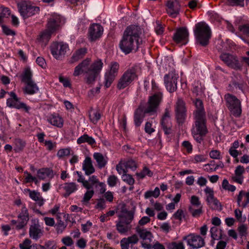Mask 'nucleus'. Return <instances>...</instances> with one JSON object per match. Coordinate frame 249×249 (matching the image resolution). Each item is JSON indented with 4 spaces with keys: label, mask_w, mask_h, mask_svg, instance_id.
Segmentation results:
<instances>
[{
    "label": "nucleus",
    "mask_w": 249,
    "mask_h": 249,
    "mask_svg": "<svg viewBox=\"0 0 249 249\" xmlns=\"http://www.w3.org/2000/svg\"><path fill=\"white\" fill-rule=\"evenodd\" d=\"M95 207L97 209H104L106 207L105 200L103 198L98 199Z\"/></svg>",
    "instance_id": "nucleus-63"
},
{
    "label": "nucleus",
    "mask_w": 249,
    "mask_h": 249,
    "mask_svg": "<svg viewBox=\"0 0 249 249\" xmlns=\"http://www.w3.org/2000/svg\"><path fill=\"white\" fill-rule=\"evenodd\" d=\"M160 123L164 133L166 135L171 134L172 131L171 122H167L166 120H164L163 121H161Z\"/></svg>",
    "instance_id": "nucleus-40"
},
{
    "label": "nucleus",
    "mask_w": 249,
    "mask_h": 249,
    "mask_svg": "<svg viewBox=\"0 0 249 249\" xmlns=\"http://www.w3.org/2000/svg\"><path fill=\"white\" fill-rule=\"evenodd\" d=\"M229 5L231 6H244V0H227Z\"/></svg>",
    "instance_id": "nucleus-58"
},
{
    "label": "nucleus",
    "mask_w": 249,
    "mask_h": 249,
    "mask_svg": "<svg viewBox=\"0 0 249 249\" xmlns=\"http://www.w3.org/2000/svg\"><path fill=\"white\" fill-rule=\"evenodd\" d=\"M18 217L21 220L28 222L29 219V213L27 209L25 206H23L21 210V212L18 214Z\"/></svg>",
    "instance_id": "nucleus-37"
},
{
    "label": "nucleus",
    "mask_w": 249,
    "mask_h": 249,
    "mask_svg": "<svg viewBox=\"0 0 249 249\" xmlns=\"http://www.w3.org/2000/svg\"><path fill=\"white\" fill-rule=\"evenodd\" d=\"M87 53V50L85 48H81L76 51L72 54L70 62L75 63L82 59Z\"/></svg>",
    "instance_id": "nucleus-29"
},
{
    "label": "nucleus",
    "mask_w": 249,
    "mask_h": 249,
    "mask_svg": "<svg viewBox=\"0 0 249 249\" xmlns=\"http://www.w3.org/2000/svg\"><path fill=\"white\" fill-rule=\"evenodd\" d=\"M188 36L189 33L187 28L180 27L177 29L173 38L177 43L185 45L188 41Z\"/></svg>",
    "instance_id": "nucleus-17"
},
{
    "label": "nucleus",
    "mask_w": 249,
    "mask_h": 249,
    "mask_svg": "<svg viewBox=\"0 0 249 249\" xmlns=\"http://www.w3.org/2000/svg\"><path fill=\"white\" fill-rule=\"evenodd\" d=\"M119 65L116 62H111L110 65V69L108 72L117 76L118 73Z\"/></svg>",
    "instance_id": "nucleus-45"
},
{
    "label": "nucleus",
    "mask_w": 249,
    "mask_h": 249,
    "mask_svg": "<svg viewBox=\"0 0 249 249\" xmlns=\"http://www.w3.org/2000/svg\"><path fill=\"white\" fill-rule=\"evenodd\" d=\"M48 121L52 125L58 127H62L63 125V120L59 115L52 114L47 119Z\"/></svg>",
    "instance_id": "nucleus-25"
},
{
    "label": "nucleus",
    "mask_w": 249,
    "mask_h": 249,
    "mask_svg": "<svg viewBox=\"0 0 249 249\" xmlns=\"http://www.w3.org/2000/svg\"><path fill=\"white\" fill-rule=\"evenodd\" d=\"M37 176L40 179L42 180L47 177L52 178L53 177V170L49 168L39 169L37 172Z\"/></svg>",
    "instance_id": "nucleus-27"
},
{
    "label": "nucleus",
    "mask_w": 249,
    "mask_h": 249,
    "mask_svg": "<svg viewBox=\"0 0 249 249\" xmlns=\"http://www.w3.org/2000/svg\"><path fill=\"white\" fill-rule=\"evenodd\" d=\"M168 249H184V246L182 242L177 243L173 242L168 245Z\"/></svg>",
    "instance_id": "nucleus-50"
},
{
    "label": "nucleus",
    "mask_w": 249,
    "mask_h": 249,
    "mask_svg": "<svg viewBox=\"0 0 249 249\" xmlns=\"http://www.w3.org/2000/svg\"><path fill=\"white\" fill-rule=\"evenodd\" d=\"M124 167L126 169H130L134 171L137 168L136 162L133 160H129L127 161H124Z\"/></svg>",
    "instance_id": "nucleus-47"
},
{
    "label": "nucleus",
    "mask_w": 249,
    "mask_h": 249,
    "mask_svg": "<svg viewBox=\"0 0 249 249\" xmlns=\"http://www.w3.org/2000/svg\"><path fill=\"white\" fill-rule=\"evenodd\" d=\"M31 243L30 240L26 239L22 243L19 244V247L21 249H31Z\"/></svg>",
    "instance_id": "nucleus-61"
},
{
    "label": "nucleus",
    "mask_w": 249,
    "mask_h": 249,
    "mask_svg": "<svg viewBox=\"0 0 249 249\" xmlns=\"http://www.w3.org/2000/svg\"><path fill=\"white\" fill-rule=\"evenodd\" d=\"M116 169L120 175L122 174H124L127 172V169H126L124 167V161H120V162L116 165Z\"/></svg>",
    "instance_id": "nucleus-51"
},
{
    "label": "nucleus",
    "mask_w": 249,
    "mask_h": 249,
    "mask_svg": "<svg viewBox=\"0 0 249 249\" xmlns=\"http://www.w3.org/2000/svg\"><path fill=\"white\" fill-rule=\"evenodd\" d=\"M138 69V66H134L125 71L119 79L117 88L119 89H124L137 79Z\"/></svg>",
    "instance_id": "nucleus-6"
},
{
    "label": "nucleus",
    "mask_w": 249,
    "mask_h": 249,
    "mask_svg": "<svg viewBox=\"0 0 249 249\" xmlns=\"http://www.w3.org/2000/svg\"><path fill=\"white\" fill-rule=\"evenodd\" d=\"M25 85V87L23 89L24 94L33 95L37 93L39 90L38 87L34 81H30Z\"/></svg>",
    "instance_id": "nucleus-23"
},
{
    "label": "nucleus",
    "mask_w": 249,
    "mask_h": 249,
    "mask_svg": "<svg viewBox=\"0 0 249 249\" xmlns=\"http://www.w3.org/2000/svg\"><path fill=\"white\" fill-rule=\"evenodd\" d=\"M99 181L97 177L93 175L90 177L88 180L84 181L83 186L88 190L93 189V187L97 188Z\"/></svg>",
    "instance_id": "nucleus-26"
},
{
    "label": "nucleus",
    "mask_w": 249,
    "mask_h": 249,
    "mask_svg": "<svg viewBox=\"0 0 249 249\" xmlns=\"http://www.w3.org/2000/svg\"><path fill=\"white\" fill-rule=\"evenodd\" d=\"M62 243L66 246H71L73 244L72 238L70 236H66L61 239Z\"/></svg>",
    "instance_id": "nucleus-60"
},
{
    "label": "nucleus",
    "mask_w": 249,
    "mask_h": 249,
    "mask_svg": "<svg viewBox=\"0 0 249 249\" xmlns=\"http://www.w3.org/2000/svg\"><path fill=\"white\" fill-rule=\"evenodd\" d=\"M32 72L30 68H26L21 75V81L25 84L30 81H34L32 80Z\"/></svg>",
    "instance_id": "nucleus-32"
},
{
    "label": "nucleus",
    "mask_w": 249,
    "mask_h": 249,
    "mask_svg": "<svg viewBox=\"0 0 249 249\" xmlns=\"http://www.w3.org/2000/svg\"><path fill=\"white\" fill-rule=\"evenodd\" d=\"M15 150L19 151L23 150L25 146V142L20 139H16L14 141Z\"/></svg>",
    "instance_id": "nucleus-43"
},
{
    "label": "nucleus",
    "mask_w": 249,
    "mask_h": 249,
    "mask_svg": "<svg viewBox=\"0 0 249 249\" xmlns=\"http://www.w3.org/2000/svg\"><path fill=\"white\" fill-rule=\"evenodd\" d=\"M119 179L115 175H110L107 178V183L110 187H114L116 185Z\"/></svg>",
    "instance_id": "nucleus-53"
},
{
    "label": "nucleus",
    "mask_w": 249,
    "mask_h": 249,
    "mask_svg": "<svg viewBox=\"0 0 249 249\" xmlns=\"http://www.w3.org/2000/svg\"><path fill=\"white\" fill-rule=\"evenodd\" d=\"M162 93L158 92L149 97L147 106L145 108L139 107L135 111L134 121L136 126H139L142 123L145 114H153L156 112L157 108L161 100Z\"/></svg>",
    "instance_id": "nucleus-3"
},
{
    "label": "nucleus",
    "mask_w": 249,
    "mask_h": 249,
    "mask_svg": "<svg viewBox=\"0 0 249 249\" xmlns=\"http://www.w3.org/2000/svg\"><path fill=\"white\" fill-rule=\"evenodd\" d=\"M44 144L46 146V148L49 151H51L56 147V143L55 142H53L52 141H45Z\"/></svg>",
    "instance_id": "nucleus-59"
},
{
    "label": "nucleus",
    "mask_w": 249,
    "mask_h": 249,
    "mask_svg": "<svg viewBox=\"0 0 249 249\" xmlns=\"http://www.w3.org/2000/svg\"><path fill=\"white\" fill-rule=\"evenodd\" d=\"M206 160V157L203 155L198 154L194 156V159L192 160V162L194 163H197L199 162H204Z\"/></svg>",
    "instance_id": "nucleus-56"
},
{
    "label": "nucleus",
    "mask_w": 249,
    "mask_h": 249,
    "mask_svg": "<svg viewBox=\"0 0 249 249\" xmlns=\"http://www.w3.org/2000/svg\"><path fill=\"white\" fill-rule=\"evenodd\" d=\"M210 232L211 237L213 240H218L222 238L221 231L218 230L216 227L214 226L211 228Z\"/></svg>",
    "instance_id": "nucleus-34"
},
{
    "label": "nucleus",
    "mask_w": 249,
    "mask_h": 249,
    "mask_svg": "<svg viewBox=\"0 0 249 249\" xmlns=\"http://www.w3.org/2000/svg\"><path fill=\"white\" fill-rule=\"evenodd\" d=\"M53 33V32H51V31L47 29L39 35L38 39L43 42L47 43Z\"/></svg>",
    "instance_id": "nucleus-33"
},
{
    "label": "nucleus",
    "mask_w": 249,
    "mask_h": 249,
    "mask_svg": "<svg viewBox=\"0 0 249 249\" xmlns=\"http://www.w3.org/2000/svg\"><path fill=\"white\" fill-rule=\"evenodd\" d=\"M103 32V28L97 23L92 24L89 29V38L91 41H94L100 38Z\"/></svg>",
    "instance_id": "nucleus-19"
},
{
    "label": "nucleus",
    "mask_w": 249,
    "mask_h": 249,
    "mask_svg": "<svg viewBox=\"0 0 249 249\" xmlns=\"http://www.w3.org/2000/svg\"><path fill=\"white\" fill-rule=\"evenodd\" d=\"M130 243L126 239V238H124L120 241V245L121 249H129Z\"/></svg>",
    "instance_id": "nucleus-64"
},
{
    "label": "nucleus",
    "mask_w": 249,
    "mask_h": 249,
    "mask_svg": "<svg viewBox=\"0 0 249 249\" xmlns=\"http://www.w3.org/2000/svg\"><path fill=\"white\" fill-rule=\"evenodd\" d=\"M29 192L30 197L34 200L36 202L39 206H41L44 204V200L41 196L40 193L35 191H31L30 189H27Z\"/></svg>",
    "instance_id": "nucleus-31"
},
{
    "label": "nucleus",
    "mask_w": 249,
    "mask_h": 249,
    "mask_svg": "<svg viewBox=\"0 0 249 249\" xmlns=\"http://www.w3.org/2000/svg\"><path fill=\"white\" fill-rule=\"evenodd\" d=\"M222 188L225 190L231 192H234L236 190V187L233 185L230 184L227 179H224L222 183Z\"/></svg>",
    "instance_id": "nucleus-46"
},
{
    "label": "nucleus",
    "mask_w": 249,
    "mask_h": 249,
    "mask_svg": "<svg viewBox=\"0 0 249 249\" xmlns=\"http://www.w3.org/2000/svg\"><path fill=\"white\" fill-rule=\"evenodd\" d=\"M94 194V191L93 189L88 190L84 194L82 202H87L92 197Z\"/></svg>",
    "instance_id": "nucleus-55"
},
{
    "label": "nucleus",
    "mask_w": 249,
    "mask_h": 249,
    "mask_svg": "<svg viewBox=\"0 0 249 249\" xmlns=\"http://www.w3.org/2000/svg\"><path fill=\"white\" fill-rule=\"evenodd\" d=\"M238 231L239 235L242 237L246 236L247 234V227L244 224H242L238 227Z\"/></svg>",
    "instance_id": "nucleus-57"
},
{
    "label": "nucleus",
    "mask_w": 249,
    "mask_h": 249,
    "mask_svg": "<svg viewBox=\"0 0 249 249\" xmlns=\"http://www.w3.org/2000/svg\"><path fill=\"white\" fill-rule=\"evenodd\" d=\"M195 106L196 107V109L195 113V116L196 117L197 113H199L200 112L203 113L204 116H205V113L204 110L203 103L202 101L198 99H196L195 101Z\"/></svg>",
    "instance_id": "nucleus-41"
},
{
    "label": "nucleus",
    "mask_w": 249,
    "mask_h": 249,
    "mask_svg": "<svg viewBox=\"0 0 249 249\" xmlns=\"http://www.w3.org/2000/svg\"><path fill=\"white\" fill-rule=\"evenodd\" d=\"M70 154L71 149L70 148H62L58 151L57 153V156L60 159L65 156H69Z\"/></svg>",
    "instance_id": "nucleus-48"
},
{
    "label": "nucleus",
    "mask_w": 249,
    "mask_h": 249,
    "mask_svg": "<svg viewBox=\"0 0 249 249\" xmlns=\"http://www.w3.org/2000/svg\"><path fill=\"white\" fill-rule=\"evenodd\" d=\"M117 231L122 234H126L131 229V225L123 220H120L116 224Z\"/></svg>",
    "instance_id": "nucleus-24"
},
{
    "label": "nucleus",
    "mask_w": 249,
    "mask_h": 249,
    "mask_svg": "<svg viewBox=\"0 0 249 249\" xmlns=\"http://www.w3.org/2000/svg\"><path fill=\"white\" fill-rule=\"evenodd\" d=\"M194 34L196 41L203 46L207 45L211 36V29L204 22L197 23L195 25Z\"/></svg>",
    "instance_id": "nucleus-5"
},
{
    "label": "nucleus",
    "mask_w": 249,
    "mask_h": 249,
    "mask_svg": "<svg viewBox=\"0 0 249 249\" xmlns=\"http://www.w3.org/2000/svg\"><path fill=\"white\" fill-rule=\"evenodd\" d=\"M63 189L65 191L64 196L67 197L77 190V185L74 182L66 183L64 184Z\"/></svg>",
    "instance_id": "nucleus-30"
},
{
    "label": "nucleus",
    "mask_w": 249,
    "mask_h": 249,
    "mask_svg": "<svg viewBox=\"0 0 249 249\" xmlns=\"http://www.w3.org/2000/svg\"><path fill=\"white\" fill-rule=\"evenodd\" d=\"M64 22V19L62 17L55 13L53 14L48 20L47 29L54 33Z\"/></svg>",
    "instance_id": "nucleus-15"
},
{
    "label": "nucleus",
    "mask_w": 249,
    "mask_h": 249,
    "mask_svg": "<svg viewBox=\"0 0 249 249\" xmlns=\"http://www.w3.org/2000/svg\"><path fill=\"white\" fill-rule=\"evenodd\" d=\"M90 62V59L89 58L84 60L75 68L73 73L74 76H79L83 73H86L87 83L88 84H91L94 81L103 66V63L100 59H97L91 64Z\"/></svg>",
    "instance_id": "nucleus-2"
},
{
    "label": "nucleus",
    "mask_w": 249,
    "mask_h": 249,
    "mask_svg": "<svg viewBox=\"0 0 249 249\" xmlns=\"http://www.w3.org/2000/svg\"><path fill=\"white\" fill-rule=\"evenodd\" d=\"M195 125L192 129V135L196 142L201 143L208 132L206 125V116L200 112L195 117Z\"/></svg>",
    "instance_id": "nucleus-4"
},
{
    "label": "nucleus",
    "mask_w": 249,
    "mask_h": 249,
    "mask_svg": "<svg viewBox=\"0 0 249 249\" xmlns=\"http://www.w3.org/2000/svg\"><path fill=\"white\" fill-rule=\"evenodd\" d=\"M57 223L55 225L56 227V231L58 233H61L65 230L66 227V224L60 219V217L57 215Z\"/></svg>",
    "instance_id": "nucleus-39"
},
{
    "label": "nucleus",
    "mask_w": 249,
    "mask_h": 249,
    "mask_svg": "<svg viewBox=\"0 0 249 249\" xmlns=\"http://www.w3.org/2000/svg\"><path fill=\"white\" fill-rule=\"evenodd\" d=\"M136 175L141 178H144L146 176L151 177L153 173L146 167H144L140 173H137Z\"/></svg>",
    "instance_id": "nucleus-44"
},
{
    "label": "nucleus",
    "mask_w": 249,
    "mask_h": 249,
    "mask_svg": "<svg viewBox=\"0 0 249 249\" xmlns=\"http://www.w3.org/2000/svg\"><path fill=\"white\" fill-rule=\"evenodd\" d=\"M192 91L196 96L200 95L203 92L201 84L198 82H195L193 85Z\"/></svg>",
    "instance_id": "nucleus-35"
},
{
    "label": "nucleus",
    "mask_w": 249,
    "mask_h": 249,
    "mask_svg": "<svg viewBox=\"0 0 249 249\" xmlns=\"http://www.w3.org/2000/svg\"><path fill=\"white\" fill-rule=\"evenodd\" d=\"M206 195V201L210 208L214 210L221 211L222 205L219 200L214 196L213 189L207 186L204 189Z\"/></svg>",
    "instance_id": "nucleus-14"
},
{
    "label": "nucleus",
    "mask_w": 249,
    "mask_h": 249,
    "mask_svg": "<svg viewBox=\"0 0 249 249\" xmlns=\"http://www.w3.org/2000/svg\"><path fill=\"white\" fill-rule=\"evenodd\" d=\"M82 169L85 171L86 175L89 176L95 172V169L92 165L90 157H86L83 161Z\"/></svg>",
    "instance_id": "nucleus-22"
},
{
    "label": "nucleus",
    "mask_w": 249,
    "mask_h": 249,
    "mask_svg": "<svg viewBox=\"0 0 249 249\" xmlns=\"http://www.w3.org/2000/svg\"><path fill=\"white\" fill-rule=\"evenodd\" d=\"M197 209H195L193 206H190L189 208V211L191 213L192 215L194 217H199L203 213L202 207H197Z\"/></svg>",
    "instance_id": "nucleus-42"
},
{
    "label": "nucleus",
    "mask_w": 249,
    "mask_h": 249,
    "mask_svg": "<svg viewBox=\"0 0 249 249\" xmlns=\"http://www.w3.org/2000/svg\"><path fill=\"white\" fill-rule=\"evenodd\" d=\"M93 158L97 163L98 167L100 169L104 167L107 162V158L104 157L100 153H94Z\"/></svg>",
    "instance_id": "nucleus-28"
},
{
    "label": "nucleus",
    "mask_w": 249,
    "mask_h": 249,
    "mask_svg": "<svg viewBox=\"0 0 249 249\" xmlns=\"http://www.w3.org/2000/svg\"><path fill=\"white\" fill-rule=\"evenodd\" d=\"M18 8L20 16L26 19L39 13V7L31 4L27 1H23L18 4Z\"/></svg>",
    "instance_id": "nucleus-8"
},
{
    "label": "nucleus",
    "mask_w": 249,
    "mask_h": 249,
    "mask_svg": "<svg viewBox=\"0 0 249 249\" xmlns=\"http://www.w3.org/2000/svg\"><path fill=\"white\" fill-rule=\"evenodd\" d=\"M239 30L249 36V24H245L239 26Z\"/></svg>",
    "instance_id": "nucleus-62"
},
{
    "label": "nucleus",
    "mask_w": 249,
    "mask_h": 249,
    "mask_svg": "<svg viewBox=\"0 0 249 249\" xmlns=\"http://www.w3.org/2000/svg\"><path fill=\"white\" fill-rule=\"evenodd\" d=\"M184 240H186L187 245L192 249H198L205 246L204 239L198 234L191 233L187 236H184Z\"/></svg>",
    "instance_id": "nucleus-12"
},
{
    "label": "nucleus",
    "mask_w": 249,
    "mask_h": 249,
    "mask_svg": "<svg viewBox=\"0 0 249 249\" xmlns=\"http://www.w3.org/2000/svg\"><path fill=\"white\" fill-rule=\"evenodd\" d=\"M134 217V213L131 211H126L124 213L123 215L121 216L122 219L124 222L128 223L130 224L131 221L133 220Z\"/></svg>",
    "instance_id": "nucleus-38"
},
{
    "label": "nucleus",
    "mask_w": 249,
    "mask_h": 249,
    "mask_svg": "<svg viewBox=\"0 0 249 249\" xmlns=\"http://www.w3.org/2000/svg\"><path fill=\"white\" fill-rule=\"evenodd\" d=\"M221 60L228 67L235 70H240L242 68V64L237 57L228 53H223L220 56Z\"/></svg>",
    "instance_id": "nucleus-13"
},
{
    "label": "nucleus",
    "mask_w": 249,
    "mask_h": 249,
    "mask_svg": "<svg viewBox=\"0 0 249 249\" xmlns=\"http://www.w3.org/2000/svg\"><path fill=\"white\" fill-rule=\"evenodd\" d=\"M227 106L232 115L236 117H240L242 113L241 105L240 100L236 96L227 94L225 95Z\"/></svg>",
    "instance_id": "nucleus-7"
},
{
    "label": "nucleus",
    "mask_w": 249,
    "mask_h": 249,
    "mask_svg": "<svg viewBox=\"0 0 249 249\" xmlns=\"http://www.w3.org/2000/svg\"><path fill=\"white\" fill-rule=\"evenodd\" d=\"M136 232L139 234L140 237L143 240L151 242L153 238L152 233L146 229H144L139 226H137L135 228Z\"/></svg>",
    "instance_id": "nucleus-21"
},
{
    "label": "nucleus",
    "mask_w": 249,
    "mask_h": 249,
    "mask_svg": "<svg viewBox=\"0 0 249 249\" xmlns=\"http://www.w3.org/2000/svg\"><path fill=\"white\" fill-rule=\"evenodd\" d=\"M116 77V76L106 72L105 74V86L106 88L109 87Z\"/></svg>",
    "instance_id": "nucleus-36"
},
{
    "label": "nucleus",
    "mask_w": 249,
    "mask_h": 249,
    "mask_svg": "<svg viewBox=\"0 0 249 249\" xmlns=\"http://www.w3.org/2000/svg\"><path fill=\"white\" fill-rule=\"evenodd\" d=\"M50 50L53 56L56 59H60L69 51V46L63 42H54L50 46Z\"/></svg>",
    "instance_id": "nucleus-10"
},
{
    "label": "nucleus",
    "mask_w": 249,
    "mask_h": 249,
    "mask_svg": "<svg viewBox=\"0 0 249 249\" xmlns=\"http://www.w3.org/2000/svg\"><path fill=\"white\" fill-rule=\"evenodd\" d=\"M175 111L178 123H183L186 118V109L184 102L180 98H178L176 102Z\"/></svg>",
    "instance_id": "nucleus-16"
},
{
    "label": "nucleus",
    "mask_w": 249,
    "mask_h": 249,
    "mask_svg": "<svg viewBox=\"0 0 249 249\" xmlns=\"http://www.w3.org/2000/svg\"><path fill=\"white\" fill-rule=\"evenodd\" d=\"M43 231L41 229L38 223H34L31 225L29 229L30 237L36 240L38 239L43 235Z\"/></svg>",
    "instance_id": "nucleus-20"
},
{
    "label": "nucleus",
    "mask_w": 249,
    "mask_h": 249,
    "mask_svg": "<svg viewBox=\"0 0 249 249\" xmlns=\"http://www.w3.org/2000/svg\"><path fill=\"white\" fill-rule=\"evenodd\" d=\"M178 78V74L174 71H171L164 75V84L169 92L172 93L177 90Z\"/></svg>",
    "instance_id": "nucleus-11"
},
{
    "label": "nucleus",
    "mask_w": 249,
    "mask_h": 249,
    "mask_svg": "<svg viewBox=\"0 0 249 249\" xmlns=\"http://www.w3.org/2000/svg\"><path fill=\"white\" fill-rule=\"evenodd\" d=\"M190 203L193 206L195 207H202L198 197L192 196L190 199Z\"/></svg>",
    "instance_id": "nucleus-54"
},
{
    "label": "nucleus",
    "mask_w": 249,
    "mask_h": 249,
    "mask_svg": "<svg viewBox=\"0 0 249 249\" xmlns=\"http://www.w3.org/2000/svg\"><path fill=\"white\" fill-rule=\"evenodd\" d=\"M122 179L130 185H132L134 183L135 180L131 175L126 173L123 174L122 176Z\"/></svg>",
    "instance_id": "nucleus-52"
},
{
    "label": "nucleus",
    "mask_w": 249,
    "mask_h": 249,
    "mask_svg": "<svg viewBox=\"0 0 249 249\" xmlns=\"http://www.w3.org/2000/svg\"><path fill=\"white\" fill-rule=\"evenodd\" d=\"M166 12L172 18H176L180 10V0H169L166 4Z\"/></svg>",
    "instance_id": "nucleus-18"
},
{
    "label": "nucleus",
    "mask_w": 249,
    "mask_h": 249,
    "mask_svg": "<svg viewBox=\"0 0 249 249\" xmlns=\"http://www.w3.org/2000/svg\"><path fill=\"white\" fill-rule=\"evenodd\" d=\"M141 34L142 30L140 27L135 25L127 27L119 43L121 51L126 54L133 51H137L140 45L142 43L140 36Z\"/></svg>",
    "instance_id": "nucleus-1"
},
{
    "label": "nucleus",
    "mask_w": 249,
    "mask_h": 249,
    "mask_svg": "<svg viewBox=\"0 0 249 249\" xmlns=\"http://www.w3.org/2000/svg\"><path fill=\"white\" fill-rule=\"evenodd\" d=\"M101 118L100 113L97 111H94L89 114L90 121L94 124H96Z\"/></svg>",
    "instance_id": "nucleus-49"
},
{
    "label": "nucleus",
    "mask_w": 249,
    "mask_h": 249,
    "mask_svg": "<svg viewBox=\"0 0 249 249\" xmlns=\"http://www.w3.org/2000/svg\"><path fill=\"white\" fill-rule=\"evenodd\" d=\"M7 93L10 96V98H8L6 101L7 107L18 109H22L26 112H29L31 107L24 103L21 102L20 98L14 92L11 91Z\"/></svg>",
    "instance_id": "nucleus-9"
}]
</instances>
